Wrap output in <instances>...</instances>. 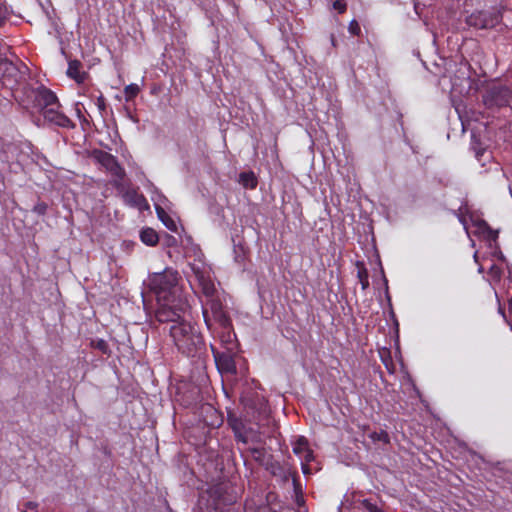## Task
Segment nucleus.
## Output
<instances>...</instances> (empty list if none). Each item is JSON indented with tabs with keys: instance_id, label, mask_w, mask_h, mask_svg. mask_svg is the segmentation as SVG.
<instances>
[{
	"instance_id": "nucleus-41",
	"label": "nucleus",
	"mask_w": 512,
	"mask_h": 512,
	"mask_svg": "<svg viewBox=\"0 0 512 512\" xmlns=\"http://www.w3.org/2000/svg\"><path fill=\"white\" fill-rule=\"evenodd\" d=\"M140 297H141V299H142V304H143L144 309H145V308H146V299H145V297H144V295H143V292H141V293H140Z\"/></svg>"
},
{
	"instance_id": "nucleus-45",
	"label": "nucleus",
	"mask_w": 512,
	"mask_h": 512,
	"mask_svg": "<svg viewBox=\"0 0 512 512\" xmlns=\"http://www.w3.org/2000/svg\"><path fill=\"white\" fill-rule=\"evenodd\" d=\"M509 325H510V328H511V330H512V323H509Z\"/></svg>"
},
{
	"instance_id": "nucleus-42",
	"label": "nucleus",
	"mask_w": 512,
	"mask_h": 512,
	"mask_svg": "<svg viewBox=\"0 0 512 512\" xmlns=\"http://www.w3.org/2000/svg\"><path fill=\"white\" fill-rule=\"evenodd\" d=\"M509 311L512 314V298L509 300Z\"/></svg>"
},
{
	"instance_id": "nucleus-25",
	"label": "nucleus",
	"mask_w": 512,
	"mask_h": 512,
	"mask_svg": "<svg viewBox=\"0 0 512 512\" xmlns=\"http://www.w3.org/2000/svg\"><path fill=\"white\" fill-rule=\"evenodd\" d=\"M380 355H381V359H382L384 365L386 366V368L390 372H392L391 368L393 367V361L390 356V351L387 349H384L382 352H380Z\"/></svg>"
},
{
	"instance_id": "nucleus-17",
	"label": "nucleus",
	"mask_w": 512,
	"mask_h": 512,
	"mask_svg": "<svg viewBox=\"0 0 512 512\" xmlns=\"http://www.w3.org/2000/svg\"><path fill=\"white\" fill-rule=\"evenodd\" d=\"M263 467L275 477H281L284 480L288 479L289 472L279 462L275 461L273 456Z\"/></svg>"
},
{
	"instance_id": "nucleus-13",
	"label": "nucleus",
	"mask_w": 512,
	"mask_h": 512,
	"mask_svg": "<svg viewBox=\"0 0 512 512\" xmlns=\"http://www.w3.org/2000/svg\"><path fill=\"white\" fill-rule=\"evenodd\" d=\"M75 112L77 118L80 121L82 130L84 132H90L92 127L95 126L91 115L87 112L85 106L82 103L75 104Z\"/></svg>"
},
{
	"instance_id": "nucleus-18",
	"label": "nucleus",
	"mask_w": 512,
	"mask_h": 512,
	"mask_svg": "<svg viewBox=\"0 0 512 512\" xmlns=\"http://www.w3.org/2000/svg\"><path fill=\"white\" fill-rule=\"evenodd\" d=\"M140 240L143 244L147 246L154 247L159 242L158 233L150 227H144L140 230L139 233Z\"/></svg>"
},
{
	"instance_id": "nucleus-4",
	"label": "nucleus",
	"mask_w": 512,
	"mask_h": 512,
	"mask_svg": "<svg viewBox=\"0 0 512 512\" xmlns=\"http://www.w3.org/2000/svg\"><path fill=\"white\" fill-rule=\"evenodd\" d=\"M208 298L205 306H203V317L208 329L212 330L214 324H218L222 329V334L228 339L231 337L232 321L228 313L224 310V306L220 299L212 296Z\"/></svg>"
},
{
	"instance_id": "nucleus-11",
	"label": "nucleus",
	"mask_w": 512,
	"mask_h": 512,
	"mask_svg": "<svg viewBox=\"0 0 512 512\" xmlns=\"http://www.w3.org/2000/svg\"><path fill=\"white\" fill-rule=\"evenodd\" d=\"M43 116L45 120L49 123H52L56 126L65 129H74V122L66 116L63 112L58 111L57 109L51 107L50 109H46L43 111Z\"/></svg>"
},
{
	"instance_id": "nucleus-10",
	"label": "nucleus",
	"mask_w": 512,
	"mask_h": 512,
	"mask_svg": "<svg viewBox=\"0 0 512 512\" xmlns=\"http://www.w3.org/2000/svg\"><path fill=\"white\" fill-rule=\"evenodd\" d=\"M499 21L500 17L498 14L486 11L472 13L467 18V24L478 29H491L495 27Z\"/></svg>"
},
{
	"instance_id": "nucleus-39",
	"label": "nucleus",
	"mask_w": 512,
	"mask_h": 512,
	"mask_svg": "<svg viewBox=\"0 0 512 512\" xmlns=\"http://www.w3.org/2000/svg\"><path fill=\"white\" fill-rule=\"evenodd\" d=\"M486 153L485 150H476L475 151V156L478 160H480V157L483 156L484 154Z\"/></svg>"
},
{
	"instance_id": "nucleus-32",
	"label": "nucleus",
	"mask_w": 512,
	"mask_h": 512,
	"mask_svg": "<svg viewBox=\"0 0 512 512\" xmlns=\"http://www.w3.org/2000/svg\"><path fill=\"white\" fill-rule=\"evenodd\" d=\"M300 458L305 461L306 463H309L313 460V451L309 448L308 450H305L302 456Z\"/></svg>"
},
{
	"instance_id": "nucleus-26",
	"label": "nucleus",
	"mask_w": 512,
	"mask_h": 512,
	"mask_svg": "<svg viewBox=\"0 0 512 512\" xmlns=\"http://www.w3.org/2000/svg\"><path fill=\"white\" fill-rule=\"evenodd\" d=\"M231 426H232L233 432L235 434L236 441L238 442V435L244 434L245 429H244L242 423L237 420H234L233 423L231 424Z\"/></svg>"
},
{
	"instance_id": "nucleus-34",
	"label": "nucleus",
	"mask_w": 512,
	"mask_h": 512,
	"mask_svg": "<svg viewBox=\"0 0 512 512\" xmlns=\"http://www.w3.org/2000/svg\"><path fill=\"white\" fill-rule=\"evenodd\" d=\"M137 367L139 368L140 372H144L146 374L150 372L149 367L146 364L140 363V361L136 362V365L134 366V371H136Z\"/></svg>"
},
{
	"instance_id": "nucleus-19",
	"label": "nucleus",
	"mask_w": 512,
	"mask_h": 512,
	"mask_svg": "<svg viewBox=\"0 0 512 512\" xmlns=\"http://www.w3.org/2000/svg\"><path fill=\"white\" fill-rule=\"evenodd\" d=\"M357 278L363 290L369 287V273L363 262L357 261Z\"/></svg>"
},
{
	"instance_id": "nucleus-12",
	"label": "nucleus",
	"mask_w": 512,
	"mask_h": 512,
	"mask_svg": "<svg viewBox=\"0 0 512 512\" xmlns=\"http://www.w3.org/2000/svg\"><path fill=\"white\" fill-rule=\"evenodd\" d=\"M67 75L75 80L78 84H82L88 78L87 72L82 70V63L78 60H71L68 63Z\"/></svg>"
},
{
	"instance_id": "nucleus-28",
	"label": "nucleus",
	"mask_w": 512,
	"mask_h": 512,
	"mask_svg": "<svg viewBox=\"0 0 512 512\" xmlns=\"http://www.w3.org/2000/svg\"><path fill=\"white\" fill-rule=\"evenodd\" d=\"M293 485H294V490L296 493V502L298 505H301L304 502V500H303L302 495H299V494H301V487L295 477L293 478Z\"/></svg>"
},
{
	"instance_id": "nucleus-29",
	"label": "nucleus",
	"mask_w": 512,
	"mask_h": 512,
	"mask_svg": "<svg viewBox=\"0 0 512 512\" xmlns=\"http://www.w3.org/2000/svg\"><path fill=\"white\" fill-rule=\"evenodd\" d=\"M47 209H48V205L45 203V202H38L34 208H33V211L40 215V216H43L46 214L47 212Z\"/></svg>"
},
{
	"instance_id": "nucleus-20",
	"label": "nucleus",
	"mask_w": 512,
	"mask_h": 512,
	"mask_svg": "<svg viewBox=\"0 0 512 512\" xmlns=\"http://www.w3.org/2000/svg\"><path fill=\"white\" fill-rule=\"evenodd\" d=\"M239 182L248 189L256 188L258 181L253 172H242L239 175Z\"/></svg>"
},
{
	"instance_id": "nucleus-2",
	"label": "nucleus",
	"mask_w": 512,
	"mask_h": 512,
	"mask_svg": "<svg viewBox=\"0 0 512 512\" xmlns=\"http://www.w3.org/2000/svg\"><path fill=\"white\" fill-rule=\"evenodd\" d=\"M180 280L179 273L172 268H166L163 272L149 276L148 286L158 303L156 310L162 308H170L172 311L188 310L189 304L179 284Z\"/></svg>"
},
{
	"instance_id": "nucleus-21",
	"label": "nucleus",
	"mask_w": 512,
	"mask_h": 512,
	"mask_svg": "<svg viewBox=\"0 0 512 512\" xmlns=\"http://www.w3.org/2000/svg\"><path fill=\"white\" fill-rule=\"evenodd\" d=\"M130 205L138 207L139 210L149 209V204L143 195H139L130 188Z\"/></svg>"
},
{
	"instance_id": "nucleus-36",
	"label": "nucleus",
	"mask_w": 512,
	"mask_h": 512,
	"mask_svg": "<svg viewBox=\"0 0 512 512\" xmlns=\"http://www.w3.org/2000/svg\"><path fill=\"white\" fill-rule=\"evenodd\" d=\"M25 507L31 511L37 512L38 504L33 501H28L25 503Z\"/></svg>"
},
{
	"instance_id": "nucleus-1",
	"label": "nucleus",
	"mask_w": 512,
	"mask_h": 512,
	"mask_svg": "<svg viewBox=\"0 0 512 512\" xmlns=\"http://www.w3.org/2000/svg\"><path fill=\"white\" fill-rule=\"evenodd\" d=\"M187 311L156 310L160 323L169 325V336L177 350L187 357H200L206 350L202 334L185 317Z\"/></svg>"
},
{
	"instance_id": "nucleus-33",
	"label": "nucleus",
	"mask_w": 512,
	"mask_h": 512,
	"mask_svg": "<svg viewBox=\"0 0 512 512\" xmlns=\"http://www.w3.org/2000/svg\"><path fill=\"white\" fill-rule=\"evenodd\" d=\"M95 347H96L97 349H99L102 353H107V351H108V345H107V343H106L104 340H102V339H100V340H98V341L96 342Z\"/></svg>"
},
{
	"instance_id": "nucleus-35",
	"label": "nucleus",
	"mask_w": 512,
	"mask_h": 512,
	"mask_svg": "<svg viewBox=\"0 0 512 512\" xmlns=\"http://www.w3.org/2000/svg\"><path fill=\"white\" fill-rule=\"evenodd\" d=\"M96 105H97V107H98V109H99V111H100V112H102V111H104V110H105V108H106V104H105V100H104L103 96H99V97L97 98V103H96Z\"/></svg>"
},
{
	"instance_id": "nucleus-14",
	"label": "nucleus",
	"mask_w": 512,
	"mask_h": 512,
	"mask_svg": "<svg viewBox=\"0 0 512 512\" xmlns=\"http://www.w3.org/2000/svg\"><path fill=\"white\" fill-rule=\"evenodd\" d=\"M238 443H242L244 445L252 443L254 446H259L264 444V440L259 431L249 428L244 430V434L238 435Z\"/></svg>"
},
{
	"instance_id": "nucleus-9",
	"label": "nucleus",
	"mask_w": 512,
	"mask_h": 512,
	"mask_svg": "<svg viewBox=\"0 0 512 512\" xmlns=\"http://www.w3.org/2000/svg\"><path fill=\"white\" fill-rule=\"evenodd\" d=\"M31 95L33 97V107L36 109L44 111L58 103L56 94L44 85L32 89Z\"/></svg>"
},
{
	"instance_id": "nucleus-27",
	"label": "nucleus",
	"mask_w": 512,
	"mask_h": 512,
	"mask_svg": "<svg viewBox=\"0 0 512 512\" xmlns=\"http://www.w3.org/2000/svg\"><path fill=\"white\" fill-rule=\"evenodd\" d=\"M348 31H349L352 35H356V36H358V35L361 33V28H360V25H359V23L357 22V20L353 19V20L349 23Z\"/></svg>"
},
{
	"instance_id": "nucleus-43",
	"label": "nucleus",
	"mask_w": 512,
	"mask_h": 512,
	"mask_svg": "<svg viewBox=\"0 0 512 512\" xmlns=\"http://www.w3.org/2000/svg\"><path fill=\"white\" fill-rule=\"evenodd\" d=\"M499 312L505 317V313L501 308L499 309Z\"/></svg>"
},
{
	"instance_id": "nucleus-7",
	"label": "nucleus",
	"mask_w": 512,
	"mask_h": 512,
	"mask_svg": "<svg viewBox=\"0 0 512 512\" xmlns=\"http://www.w3.org/2000/svg\"><path fill=\"white\" fill-rule=\"evenodd\" d=\"M512 90L498 83L489 85L482 94L483 104L489 108H500L509 105Z\"/></svg>"
},
{
	"instance_id": "nucleus-37",
	"label": "nucleus",
	"mask_w": 512,
	"mask_h": 512,
	"mask_svg": "<svg viewBox=\"0 0 512 512\" xmlns=\"http://www.w3.org/2000/svg\"><path fill=\"white\" fill-rule=\"evenodd\" d=\"M139 87L136 84H130V99L137 95Z\"/></svg>"
},
{
	"instance_id": "nucleus-30",
	"label": "nucleus",
	"mask_w": 512,
	"mask_h": 512,
	"mask_svg": "<svg viewBox=\"0 0 512 512\" xmlns=\"http://www.w3.org/2000/svg\"><path fill=\"white\" fill-rule=\"evenodd\" d=\"M333 8L338 11V13L342 14L347 9V4L345 0H335L333 2Z\"/></svg>"
},
{
	"instance_id": "nucleus-23",
	"label": "nucleus",
	"mask_w": 512,
	"mask_h": 512,
	"mask_svg": "<svg viewBox=\"0 0 512 512\" xmlns=\"http://www.w3.org/2000/svg\"><path fill=\"white\" fill-rule=\"evenodd\" d=\"M17 151L18 147L14 143H7L2 147V153L5 155L6 161H10L11 159H13V156L10 157L9 154L13 155Z\"/></svg>"
},
{
	"instance_id": "nucleus-31",
	"label": "nucleus",
	"mask_w": 512,
	"mask_h": 512,
	"mask_svg": "<svg viewBox=\"0 0 512 512\" xmlns=\"http://www.w3.org/2000/svg\"><path fill=\"white\" fill-rule=\"evenodd\" d=\"M7 19V8L5 4L0 0V25Z\"/></svg>"
},
{
	"instance_id": "nucleus-3",
	"label": "nucleus",
	"mask_w": 512,
	"mask_h": 512,
	"mask_svg": "<svg viewBox=\"0 0 512 512\" xmlns=\"http://www.w3.org/2000/svg\"><path fill=\"white\" fill-rule=\"evenodd\" d=\"M9 50L10 46L0 38V82L4 88L13 92L20 87L26 78L25 71H22L6 58Z\"/></svg>"
},
{
	"instance_id": "nucleus-16",
	"label": "nucleus",
	"mask_w": 512,
	"mask_h": 512,
	"mask_svg": "<svg viewBox=\"0 0 512 512\" xmlns=\"http://www.w3.org/2000/svg\"><path fill=\"white\" fill-rule=\"evenodd\" d=\"M247 452L250 453L253 459L261 466L267 464V461L272 457L261 445L248 447Z\"/></svg>"
},
{
	"instance_id": "nucleus-40",
	"label": "nucleus",
	"mask_w": 512,
	"mask_h": 512,
	"mask_svg": "<svg viewBox=\"0 0 512 512\" xmlns=\"http://www.w3.org/2000/svg\"><path fill=\"white\" fill-rule=\"evenodd\" d=\"M123 93L125 95V100L128 101V86H125L123 88Z\"/></svg>"
},
{
	"instance_id": "nucleus-38",
	"label": "nucleus",
	"mask_w": 512,
	"mask_h": 512,
	"mask_svg": "<svg viewBox=\"0 0 512 512\" xmlns=\"http://www.w3.org/2000/svg\"><path fill=\"white\" fill-rule=\"evenodd\" d=\"M166 238H167V245L171 246L176 243L175 237H173L171 235H166Z\"/></svg>"
},
{
	"instance_id": "nucleus-24",
	"label": "nucleus",
	"mask_w": 512,
	"mask_h": 512,
	"mask_svg": "<svg viewBox=\"0 0 512 512\" xmlns=\"http://www.w3.org/2000/svg\"><path fill=\"white\" fill-rule=\"evenodd\" d=\"M162 214H165V212L161 209L158 210V216L161 219V221L164 223V225L171 231H176V224L175 222L169 217V216H163Z\"/></svg>"
},
{
	"instance_id": "nucleus-6",
	"label": "nucleus",
	"mask_w": 512,
	"mask_h": 512,
	"mask_svg": "<svg viewBox=\"0 0 512 512\" xmlns=\"http://www.w3.org/2000/svg\"><path fill=\"white\" fill-rule=\"evenodd\" d=\"M209 506L218 509L221 505H231L236 502L238 492L230 482H219L207 490Z\"/></svg>"
},
{
	"instance_id": "nucleus-5",
	"label": "nucleus",
	"mask_w": 512,
	"mask_h": 512,
	"mask_svg": "<svg viewBox=\"0 0 512 512\" xmlns=\"http://www.w3.org/2000/svg\"><path fill=\"white\" fill-rule=\"evenodd\" d=\"M92 156L102 167L106 169V171L111 174L115 186L122 194V198L124 201H128V190L125 189L122 184L125 177V170L119 164L116 157L103 150H94Z\"/></svg>"
},
{
	"instance_id": "nucleus-44",
	"label": "nucleus",
	"mask_w": 512,
	"mask_h": 512,
	"mask_svg": "<svg viewBox=\"0 0 512 512\" xmlns=\"http://www.w3.org/2000/svg\"><path fill=\"white\" fill-rule=\"evenodd\" d=\"M332 44L335 45L334 36L331 37Z\"/></svg>"
},
{
	"instance_id": "nucleus-15",
	"label": "nucleus",
	"mask_w": 512,
	"mask_h": 512,
	"mask_svg": "<svg viewBox=\"0 0 512 512\" xmlns=\"http://www.w3.org/2000/svg\"><path fill=\"white\" fill-rule=\"evenodd\" d=\"M215 360L219 370L226 373H235L236 365L233 358L228 354L215 355Z\"/></svg>"
},
{
	"instance_id": "nucleus-22",
	"label": "nucleus",
	"mask_w": 512,
	"mask_h": 512,
	"mask_svg": "<svg viewBox=\"0 0 512 512\" xmlns=\"http://www.w3.org/2000/svg\"><path fill=\"white\" fill-rule=\"evenodd\" d=\"M308 441L305 437L300 436L293 444V452L299 457L302 456L305 450H308Z\"/></svg>"
},
{
	"instance_id": "nucleus-8",
	"label": "nucleus",
	"mask_w": 512,
	"mask_h": 512,
	"mask_svg": "<svg viewBox=\"0 0 512 512\" xmlns=\"http://www.w3.org/2000/svg\"><path fill=\"white\" fill-rule=\"evenodd\" d=\"M189 268L192 275L198 282L203 294L205 296H212L216 292L215 285L211 278V268L201 260H194L189 263Z\"/></svg>"
}]
</instances>
